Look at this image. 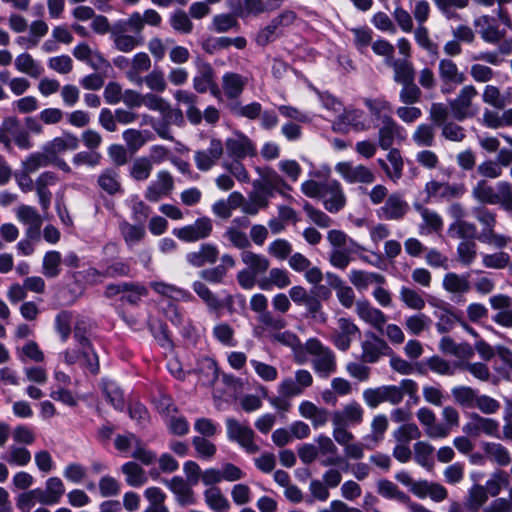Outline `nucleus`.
<instances>
[{
    "label": "nucleus",
    "instance_id": "nucleus-41",
    "mask_svg": "<svg viewBox=\"0 0 512 512\" xmlns=\"http://www.w3.org/2000/svg\"><path fill=\"white\" fill-rule=\"evenodd\" d=\"M87 274L91 277H107V278H117V277H129L131 276V266L124 261H113L111 262L106 269L101 272L96 268H90L87 271Z\"/></svg>",
    "mask_w": 512,
    "mask_h": 512
},
{
    "label": "nucleus",
    "instance_id": "nucleus-36",
    "mask_svg": "<svg viewBox=\"0 0 512 512\" xmlns=\"http://www.w3.org/2000/svg\"><path fill=\"white\" fill-rule=\"evenodd\" d=\"M291 284L289 272L283 268H272L267 277L258 281V286L262 290H270L273 286L284 289Z\"/></svg>",
    "mask_w": 512,
    "mask_h": 512
},
{
    "label": "nucleus",
    "instance_id": "nucleus-30",
    "mask_svg": "<svg viewBox=\"0 0 512 512\" xmlns=\"http://www.w3.org/2000/svg\"><path fill=\"white\" fill-rule=\"evenodd\" d=\"M97 184L102 191L110 196L123 192L119 172L113 167L101 171L97 178Z\"/></svg>",
    "mask_w": 512,
    "mask_h": 512
},
{
    "label": "nucleus",
    "instance_id": "nucleus-43",
    "mask_svg": "<svg viewBox=\"0 0 512 512\" xmlns=\"http://www.w3.org/2000/svg\"><path fill=\"white\" fill-rule=\"evenodd\" d=\"M128 32L141 34L140 13L134 12L126 20H118L111 26V37L126 35Z\"/></svg>",
    "mask_w": 512,
    "mask_h": 512
},
{
    "label": "nucleus",
    "instance_id": "nucleus-20",
    "mask_svg": "<svg viewBox=\"0 0 512 512\" xmlns=\"http://www.w3.org/2000/svg\"><path fill=\"white\" fill-rule=\"evenodd\" d=\"M79 147V139L70 132H64L62 136L55 137L43 145V150L51 160H55L59 154L76 150Z\"/></svg>",
    "mask_w": 512,
    "mask_h": 512
},
{
    "label": "nucleus",
    "instance_id": "nucleus-6",
    "mask_svg": "<svg viewBox=\"0 0 512 512\" xmlns=\"http://www.w3.org/2000/svg\"><path fill=\"white\" fill-rule=\"evenodd\" d=\"M213 231V222L209 217H200L193 224L175 228L173 234L184 242H197L208 238Z\"/></svg>",
    "mask_w": 512,
    "mask_h": 512
},
{
    "label": "nucleus",
    "instance_id": "nucleus-56",
    "mask_svg": "<svg viewBox=\"0 0 512 512\" xmlns=\"http://www.w3.org/2000/svg\"><path fill=\"white\" fill-rule=\"evenodd\" d=\"M446 19H460L455 9H464L469 5V0H432Z\"/></svg>",
    "mask_w": 512,
    "mask_h": 512
},
{
    "label": "nucleus",
    "instance_id": "nucleus-16",
    "mask_svg": "<svg viewBox=\"0 0 512 512\" xmlns=\"http://www.w3.org/2000/svg\"><path fill=\"white\" fill-rule=\"evenodd\" d=\"M224 152V145L220 139L213 138L210 141L209 147L204 150H198L194 154V161L196 167L200 171L210 170L222 157Z\"/></svg>",
    "mask_w": 512,
    "mask_h": 512
},
{
    "label": "nucleus",
    "instance_id": "nucleus-40",
    "mask_svg": "<svg viewBox=\"0 0 512 512\" xmlns=\"http://www.w3.org/2000/svg\"><path fill=\"white\" fill-rule=\"evenodd\" d=\"M417 383L411 379H403L399 386L388 385V402L397 405L402 402L404 395L413 397L417 393Z\"/></svg>",
    "mask_w": 512,
    "mask_h": 512
},
{
    "label": "nucleus",
    "instance_id": "nucleus-13",
    "mask_svg": "<svg viewBox=\"0 0 512 512\" xmlns=\"http://www.w3.org/2000/svg\"><path fill=\"white\" fill-rule=\"evenodd\" d=\"M361 348V359L366 363H375L382 355L393 353L387 342L373 332L365 333V340L361 343Z\"/></svg>",
    "mask_w": 512,
    "mask_h": 512
},
{
    "label": "nucleus",
    "instance_id": "nucleus-45",
    "mask_svg": "<svg viewBox=\"0 0 512 512\" xmlns=\"http://www.w3.org/2000/svg\"><path fill=\"white\" fill-rule=\"evenodd\" d=\"M206 505L213 511H227L230 509V502L217 486L207 488L203 492Z\"/></svg>",
    "mask_w": 512,
    "mask_h": 512
},
{
    "label": "nucleus",
    "instance_id": "nucleus-26",
    "mask_svg": "<svg viewBox=\"0 0 512 512\" xmlns=\"http://www.w3.org/2000/svg\"><path fill=\"white\" fill-rule=\"evenodd\" d=\"M219 251L216 245L202 243L197 250L186 254V261L193 267L200 268L214 264L218 259Z\"/></svg>",
    "mask_w": 512,
    "mask_h": 512
},
{
    "label": "nucleus",
    "instance_id": "nucleus-39",
    "mask_svg": "<svg viewBox=\"0 0 512 512\" xmlns=\"http://www.w3.org/2000/svg\"><path fill=\"white\" fill-rule=\"evenodd\" d=\"M469 274L459 275L455 272H448L442 280L443 288L453 294H465L470 290Z\"/></svg>",
    "mask_w": 512,
    "mask_h": 512
},
{
    "label": "nucleus",
    "instance_id": "nucleus-18",
    "mask_svg": "<svg viewBox=\"0 0 512 512\" xmlns=\"http://www.w3.org/2000/svg\"><path fill=\"white\" fill-rule=\"evenodd\" d=\"M163 483L175 495L176 502L181 507L196 504V496L192 489V485L180 476H175L170 480H163Z\"/></svg>",
    "mask_w": 512,
    "mask_h": 512
},
{
    "label": "nucleus",
    "instance_id": "nucleus-19",
    "mask_svg": "<svg viewBox=\"0 0 512 512\" xmlns=\"http://www.w3.org/2000/svg\"><path fill=\"white\" fill-rule=\"evenodd\" d=\"M228 6L241 19L258 17L269 11L264 0H228Z\"/></svg>",
    "mask_w": 512,
    "mask_h": 512
},
{
    "label": "nucleus",
    "instance_id": "nucleus-54",
    "mask_svg": "<svg viewBox=\"0 0 512 512\" xmlns=\"http://www.w3.org/2000/svg\"><path fill=\"white\" fill-rule=\"evenodd\" d=\"M62 257L58 251H48L43 257L42 274L47 278H56L61 273Z\"/></svg>",
    "mask_w": 512,
    "mask_h": 512
},
{
    "label": "nucleus",
    "instance_id": "nucleus-29",
    "mask_svg": "<svg viewBox=\"0 0 512 512\" xmlns=\"http://www.w3.org/2000/svg\"><path fill=\"white\" fill-rule=\"evenodd\" d=\"M385 64L393 69V80L397 84H405L415 80V69L410 60L390 59L385 61Z\"/></svg>",
    "mask_w": 512,
    "mask_h": 512
},
{
    "label": "nucleus",
    "instance_id": "nucleus-52",
    "mask_svg": "<svg viewBox=\"0 0 512 512\" xmlns=\"http://www.w3.org/2000/svg\"><path fill=\"white\" fill-rule=\"evenodd\" d=\"M414 459L422 467L431 469L434 466V447L428 442L419 441L413 446Z\"/></svg>",
    "mask_w": 512,
    "mask_h": 512
},
{
    "label": "nucleus",
    "instance_id": "nucleus-11",
    "mask_svg": "<svg viewBox=\"0 0 512 512\" xmlns=\"http://www.w3.org/2000/svg\"><path fill=\"white\" fill-rule=\"evenodd\" d=\"M467 436L478 437L480 434L499 438V422L473 412L469 414V421L463 426Z\"/></svg>",
    "mask_w": 512,
    "mask_h": 512
},
{
    "label": "nucleus",
    "instance_id": "nucleus-42",
    "mask_svg": "<svg viewBox=\"0 0 512 512\" xmlns=\"http://www.w3.org/2000/svg\"><path fill=\"white\" fill-rule=\"evenodd\" d=\"M377 493L386 499L396 500L402 504H412L410 497L390 480L382 479L377 483Z\"/></svg>",
    "mask_w": 512,
    "mask_h": 512
},
{
    "label": "nucleus",
    "instance_id": "nucleus-44",
    "mask_svg": "<svg viewBox=\"0 0 512 512\" xmlns=\"http://www.w3.org/2000/svg\"><path fill=\"white\" fill-rule=\"evenodd\" d=\"M349 280L358 290L366 289L372 283H385V277L383 275L363 270H351Z\"/></svg>",
    "mask_w": 512,
    "mask_h": 512
},
{
    "label": "nucleus",
    "instance_id": "nucleus-61",
    "mask_svg": "<svg viewBox=\"0 0 512 512\" xmlns=\"http://www.w3.org/2000/svg\"><path fill=\"white\" fill-rule=\"evenodd\" d=\"M457 260L464 266H469L477 257V244L474 240L461 241L457 246Z\"/></svg>",
    "mask_w": 512,
    "mask_h": 512
},
{
    "label": "nucleus",
    "instance_id": "nucleus-49",
    "mask_svg": "<svg viewBox=\"0 0 512 512\" xmlns=\"http://www.w3.org/2000/svg\"><path fill=\"white\" fill-rule=\"evenodd\" d=\"M454 402L462 408H475L478 391L469 386H456L451 390Z\"/></svg>",
    "mask_w": 512,
    "mask_h": 512
},
{
    "label": "nucleus",
    "instance_id": "nucleus-9",
    "mask_svg": "<svg viewBox=\"0 0 512 512\" xmlns=\"http://www.w3.org/2000/svg\"><path fill=\"white\" fill-rule=\"evenodd\" d=\"M361 334L358 326L349 318L341 317L331 335V342L340 351H347L354 339Z\"/></svg>",
    "mask_w": 512,
    "mask_h": 512
},
{
    "label": "nucleus",
    "instance_id": "nucleus-1",
    "mask_svg": "<svg viewBox=\"0 0 512 512\" xmlns=\"http://www.w3.org/2000/svg\"><path fill=\"white\" fill-rule=\"evenodd\" d=\"M327 240L332 246L329 255L330 264L345 270L353 260L352 255L366 249L341 230L332 229L327 233Z\"/></svg>",
    "mask_w": 512,
    "mask_h": 512
},
{
    "label": "nucleus",
    "instance_id": "nucleus-38",
    "mask_svg": "<svg viewBox=\"0 0 512 512\" xmlns=\"http://www.w3.org/2000/svg\"><path fill=\"white\" fill-rule=\"evenodd\" d=\"M119 230L129 248L139 244L146 235L144 224H131L126 220L119 223Z\"/></svg>",
    "mask_w": 512,
    "mask_h": 512
},
{
    "label": "nucleus",
    "instance_id": "nucleus-31",
    "mask_svg": "<svg viewBox=\"0 0 512 512\" xmlns=\"http://www.w3.org/2000/svg\"><path fill=\"white\" fill-rule=\"evenodd\" d=\"M299 413L303 418L310 420L315 429L324 426L329 419L327 409L318 407L307 400L300 403Z\"/></svg>",
    "mask_w": 512,
    "mask_h": 512
},
{
    "label": "nucleus",
    "instance_id": "nucleus-2",
    "mask_svg": "<svg viewBox=\"0 0 512 512\" xmlns=\"http://www.w3.org/2000/svg\"><path fill=\"white\" fill-rule=\"evenodd\" d=\"M471 214L482 226L477 237L480 242L493 245L498 249L506 247L511 242V237L495 233L497 214L494 211L485 206H476L472 208Z\"/></svg>",
    "mask_w": 512,
    "mask_h": 512
},
{
    "label": "nucleus",
    "instance_id": "nucleus-51",
    "mask_svg": "<svg viewBox=\"0 0 512 512\" xmlns=\"http://www.w3.org/2000/svg\"><path fill=\"white\" fill-rule=\"evenodd\" d=\"M15 67L19 72L28 74L33 78H38L43 73L41 65L28 53H22L16 57Z\"/></svg>",
    "mask_w": 512,
    "mask_h": 512
},
{
    "label": "nucleus",
    "instance_id": "nucleus-57",
    "mask_svg": "<svg viewBox=\"0 0 512 512\" xmlns=\"http://www.w3.org/2000/svg\"><path fill=\"white\" fill-rule=\"evenodd\" d=\"M227 107L234 115L245 117L251 120L258 118L262 111V106L258 102H252L242 106L240 102L232 101L227 105Z\"/></svg>",
    "mask_w": 512,
    "mask_h": 512
},
{
    "label": "nucleus",
    "instance_id": "nucleus-10",
    "mask_svg": "<svg viewBox=\"0 0 512 512\" xmlns=\"http://www.w3.org/2000/svg\"><path fill=\"white\" fill-rule=\"evenodd\" d=\"M438 75L443 84L441 91L449 93L457 85L466 81V75L460 71L457 64L450 58H442L438 63Z\"/></svg>",
    "mask_w": 512,
    "mask_h": 512
},
{
    "label": "nucleus",
    "instance_id": "nucleus-35",
    "mask_svg": "<svg viewBox=\"0 0 512 512\" xmlns=\"http://www.w3.org/2000/svg\"><path fill=\"white\" fill-rule=\"evenodd\" d=\"M246 83V78L240 74L233 72L225 73L222 78V88L225 96L233 101L238 99L241 96Z\"/></svg>",
    "mask_w": 512,
    "mask_h": 512
},
{
    "label": "nucleus",
    "instance_id": "nucleus-37",
    "mask_svg": "<svg viewBox=\"0 0 512 512\" xmlns=\"http://www.w3.org/2000/svg\"><path fill=\"white\" fill-rule=\"evenodd\" d=\"M316 442L318 444V453L323 456L328 455V457L321 462L323 466H335L344 462L343 457L337 456L338 448L330 437L320 435L316 439Z\"/></svg>",
    "mask_w": 512,
    "mask_h": 512
},
{
    "label": "nucleus",
    "instance_id": "nucleus-8",
    "mask_svg": "<svg viewBox=\"0 0 512 512\" xmlns=\"http://www.w3.org/2000/svg\"><path fill=\"white\" fill-rule=\"evenodd\" d=\"M405 130L390 115L382 117V125L378 130V145L383 150L392 148L394 143L405 140Z\"/></svg>",
    "mask_w": 512,
    "mask_h": 512
},
{
    "label": "nucleus",
    "instance_id": "nucleus-17",
    "mask_svg": "<svg viewBox=\"0 0 512 512\" xmlns=\"http://www.w3.org/2000/svg\"><path fill=\"white\" fill-rule=\"evenodd\" d=\"M320 199L323 200L325 209L331 213L340 211L346 202L340 183L332 179L324 181Z\"/></svg>",
    "mask_w": 512,
    "mask_h": 512
},
{
    "label": "nucleus",
    "instance_id": "nucleus-22",
    "mask_svg": "<svg viewBox=\"0 0 512 512\" xmlns=\"http://www.w3.org/2000/svg\"><path fill=\"white\" fill-rule=\"evenodd\" d=\"M425 192L429 198L438 197L441 199L451 200L461 197L465 192V188L461 184H449L447 182L443 183L431 180L426 183Z\"/></svg>",
    "mask_w": 512,
    "mask_h": 512
},
{
    "label": "nucleus",
    "instance_id": "nucleus-21",
    "mask_svg": "<svg viewBox=\"0 0 512 512\" xmlns=\"http://www.w3.org/2000/svg\"><path fill=\"white\" fill-rule=\"evenodd\" d=\"M335 169L350 183H372L375 180L373 172L364 165L353 166L351 163L341 162Z\"/></svg>",
    "mask_w": 512,
    "mask_h": 512
},
{
    "label": "nucleus",
    "instance_id": "nucleus-15",
    "mask_svg": "<svg viewBox=\"0 0 512 512\" xmlns=\"http://www.w3.org/2000/svg\"><path fill=\"white\" fill-rule=\"evenodd\" d=\"M289 297L297 305H304L307 312L312 318H319L325 320V315L322 312V304L318 298L308 293L307 290L300 285L293 286L289 290Z\"/></svg>",
    "mask_w": 512,
    "mask_h": 512
},
{
    "label": "nucleus",
    "instance_id": "nucleus-55",
    "mask_svg": "<svg viewBox=\"0 0 512 512\" xmlns=\"http://www.w3.org/2000/svg\"><path fill=\"white\" fill-rule=\"evenodd\" d=\"M150 67L151 60L148 54L144 52L137 53L132 59V68L127 72V76L131 81L140 84L143 79L139 77V74L148 71Z\"/></svg>",
    "mask_w": 512,
    "mask_h": 512
},
{
    "label": "nucleus",
    "instance_id": "nucleus-28",
    "mask_svg": "<svg viewBox=\"0 0 512 512\" xmlns=\"http://www.w3.org/2000/svg\"><path fill=\"white\" fill-rule=\"evenodd\" d=\"M57 180V175L54 172L45 171L41 173L35 181V189L43 210H47L51 204L52 193L49 191L48 187L54 186Z\"/></svg>",
    "mask_w": 512,
    "mask_h": 512
},
{
    "label": "nucleus",
    "instance_id": "nucleus-58",
    "mask_svg": "<svg viewBox=\"0 0 512 512\" xmlns=\"http://www.w3.org/2000/svg\"><path fill=\"white\" fill-rule=\"evenodd\" d=\"M483 449L486 455L494 460L500 466L510 464L511 457L509 451L500 443H485Z\"/></svg>",
    "mask_w": 512,
    "mask_h": 512
},
{
    "label": "nucleus",
    "instance_id": "nucleus-12",
    "mask_svg": "<svg viewBox=\"0 0 512 512\" xmlns=\"http://www.w3.org/2000/svg\"><path fill=\"white\" fill-rule=\"evenodd\" d=\"M224 145L231 160H243L246 157H254L257 153L252 140L241 132L227 138Z\"/></svg>",
    "mask_w": 512,
    "mask_h": 512
},
{
    "label": "nucleus",
    "instance_id": "nucleus-24",
    "mask_svg": "<svg viewBox=\"0 0 512 512\" xmlns=\"http://www.w3.org/2000/svg\"><path fill=\"white\" fill-rule=\"evenodd\" d=\"M364 410L356 401L346 404L341 410L332 413V424L354 426L363 420Z\"/></svg>",
    "mask_w": 512,
    "mask_h": 512
},
{
    "label": "nucleus",
    "instance_id": "nucleus-5",
    "mask_svg": "<svg viewBox=\"0 0 512 512\" xmlns=\"http://www.w3.org/2000/svg\"><path fill=\"white\" fill-rule=\"evenodd\" d=\"M366 113L361 109H345L332 123V129L338 133H348L350 129L363 132L370 129Z\"/></svg>",
    "mask_w": 512,
    "mask_h": 512
},
{
    "label": "nucleus",
    "instance_id": "nucleus-3",
    "mask_svg": "<svg viewBox=\"0 0 512 512\" xmlns=\"http://www.w3.org/2000/svg\"><path fill=\"white\" fill-rule=\"evenodd\" d=\"M308 354L314 356L312 367L315 372L323 378H328L336 372L337 364L334 352L322 344L317 338H310L305 343Z\"/></svg>",
    "mask_w": 512,
    "mask_h": 512
},
{
    "label": "nucleus",
    "instance_id": "nucleus-34",
    "mask_svg": "<svg viewBox=\"0 0 512 512\" xmlns=\"http://www.w3.org/2000/svg\"><path fill=\"white\" fill-rule=\"evenodd\" d=\"M257 321L259 325L254 327V335L257 337L263 335L266 331H280L287 325L283 317L274 315L270 311L259 314Z\"/></svg>",
    "mask_w": 512,
    "mask_h": 512
},
{
    "label": "nucleus",
    "instance_id": "nucleus-48",
    "mask_svg": "<svg viewBox=\"0 0 512 512\" xmlns=\"http://www.w3.org/2000/svg\"><path fill=\"white\" fill-rule=\"evenodd\" d=\"M241 260L247 266V269L257 275L265 273L270 266V261L266 256L249 250H244L241 253Z\"/></svg>",
    "mask_w": 512,
    "mask_h": 512
},
{
    "label": "nucleus",
    "instance_id": "nucleus-60",
    "mask_svg": "<svg viewBox=\"0 0 512 512\" xmlns=\"http://www.w3.org/2000/svg\"><path fill=\"white\" fill-rule=\"evenodd\" d=\"M148 131H140L136 129H127L122 136L131 153L137 152L148 140Z\"/></svg>",
    "mask_w": 512,
    "mask_h": 512
},
{
    "label": "nucleus",
    "instance_id": "nucleus-63",
    "mask_svg": "<svg viewBox=\"0 0 512 512\" xmlns=\"http://www.w3.org/2000/svg\"><path fill=\"white\" fill-rule=\"evenodd\" d=\"M474 198L485 204H498L500 199L494 189L487 184L485 180H480L473 188Z\"/></svg>",
    "mask_w": 512,
    "mask_h": 512
},
{
    "label": "nucleus",
    "instance_id": "nucleus-33",
    "mask_svg": "<svg viewBox=\"0 0 512 512\" xmlns=\"http://www.w3.org/2000/svg\"><path fill=\"white\" fill-rule=\"evenodd\" d=\"M492 20V17L483 15L474 20V25L479 28L480 36L485 42L496 44L504 38L505 32L492 25Z\"/></svg>",
    "mask_w": 512,
    "mask_h": 512
},
{
    "label": "nucleus",
    "instance_id": "nucleus-62",
    "mask_svg": "<svg viewBox=\"0 0 512 512\" xmlns=\"http://www.w3.org/2000/svg\"><path fill=\"white\" fill-rule=\"evenodd\" d=\"M51 161L47 153L42 149V151L29 154L22 162V168L25 171L34 173L40 168L49 166Z\"/></svg>",
    "mask_w": 512,
    "mask_h": 512
},
{
    "label": "nucleus",
    "instance_id": "nucleus-50",
    "mask_svg": "<svg viewBox=\"0 0 512 512\" xmlns=\"http://www.w3.org/2000/svg\"><path fill=\"white\" fill-rule=\"evenodd\" d=\"M153 170L152 160L148 157L142 156L133 160L129 167L130 177L138 182L146 181Z\"/></svg>",
    "mask_w": 512,
    "mask_h": 512
},
{
    "label": "nucleus",
    "instance_id": "nucleus-4",
    "mask_svg": "<svg viewBox=\"0 0 512 512\" xmlns=\"http://www.w3.org/2000/svg\"><path fill=\"white\" fill-rule=\"evenodd\" d=\"M227 437L238 443L248 454L259 452L260 447L255 443V432L248 425L241 424L235 418L226 419Z\"/></svg>",
    "mask_w": 512,
    "mask_h": 512
},
{
    "label": "nucleus",
    "instance_id": "nucleus-23",
    "mask_svg": "<svg viewBox=\"0 0 512 512\" xmlns=\"http://www.w3.org/2000/svg\"><path fill=\"white\" fill-rule=\"evenodd\" d=\"M409 210L408 203L403 199L399 193L389 195L385 204L379 209L378 214L380 218L386 220H400Z\"/></svg>",
    "mask_w": 512,
    "mask_h": 512
},
{
    "label": "nucleus",
    "instance_id": "nucleus-46",
    "mask_svg": "<svg viewBox=\"0 0 512 512\" xmlns=\"http://www.w3.org/2000/svg\"><path fill=\"white\" fill-rule=\"evenodd\" d=\"M435 126L431 123L419 124L412 134V141L418 147H432L435 145Z\"/></svg>",
    "mask_w": 512,
    "mask_h": 512
},
{
    "label": "nucleus",
    "instance_id": "nucleus-53",
    "mask_svg": "<svg viewBox=\"0 0 512 512\" xmlns=\"http://www.w3.org/2000/svg\"><path fill=\"white\" fill-rule=\"evenodd\" d=\"M121 471L126 475V482L132 487H139L146 483L145 471L136 462H127L122 465Z\"/></svg>",
    "mask_w": 512,
    "mask_h": 512
},
{
    "label": "nucleus",
    "instance_id": "nucleus-64",
    "mask_svg": "<svg viewBox=\"0 0 512 512\" xmlns=\"http://www.w3.org/2000/svg\"><path fill=\"white\" fill-rule=\"evenodd\" d=\"M488 496L485 487L481 485H473L469 490L466 500V506L471 512H478L480 507L487 501Z\"/></svg>",
    "mask_w": 512,
    "mask_h": 512
},
{
    "label": "nucleus",
    "instance_id": "nucleus-27",
    "mask_svg": "<svg viewBox=\"0 0 512 512\" xmlns=\"http://www.w3.org/2000/svg\"><path fill=\"white\" fill-rule=\"evenodd\" d=\"M4 130L11 134L12 140L19 149L29 150L33 147L29 132L16 117H6L4 119Z\"/></svg>",
    "mask_w": 512,
    "mask_h": 512
},
{
    "label": "nucleus",
    "instance_id": "nucleus-47",
    "mask_svg": "<svg viewBox=\"0 0 512 512\" xmlns=\"http://www.w3.org/2000/svg\"><path fill=\"white\" fill-rule=\"evenodd\" d=\"M448 234L451 238L461 239L462 241H475L478 237L476 225L465 220L451 223L448 228Z\"/></svg>",
    "mask_w": 512,
    "mask_h": 512
},
{
    "label": "nucleus",
    "instance_id": "nucleus-25",
    "mask_svg": "<svg viewBox=\"0 0 512 512\" xmlns=\"http://www.w3.org/2000/svg\"><path fill=\"white\" fill-rule=\"evenodd\" d=\"M356 313L360 319L370 324L378 331L383 332L387 317L380 309L373 307L369 301H357Z\"/></svg>",
    "mask_w": 512,
    "mask_h": 512
},
{
    "label": "nucleus",
    "instance_id": "nucleus-14",
    "mask_svg": "<svg viewBox=\"0 0 512 512\" xmlns=\"http://www.w3.org/2000/svg\"><path fill=\"white\" fill-rule=\"evenodd\" d=\"M478 92L473 85L464 86L457 97L450 102L452 116L457 121H463L466 118L473 117L474 111H471L472 100Z\"/></svg>",
    "mask_w": 512,
    "mask_h": 512
},
{
    "label": "nucleus",
    "instance_id": "nucleus-7",
    "mask_svg": "<svg viewBox=\"0 0 512 512\" xmlns=\"http://www.w3.org/2000/svg\"><path fill=\"white\" fill-rule=\"evenodd\" d=\"M174 190V178L167 170H160L156 177L147 186L144 197L149 202H158L168 197Z\"/></svg>",
    "mask_w": 512,
    "mask_h": 512
},
{
    "label": "nucleus",
    "instance_id": "nucleus-32",
    "mask_svg": "<svg viewBox=\"0 0 512 512\" xmlns=\"http://www.w3.org/2000/svg\"><path fill=\"white\" fill-rule=\"evenodd\" d=\"M175 99L186 105V116L193 125H199L202 122V112L196 107L198 96L185 90H177L174 94Z\"/></svg>",
    "mask_w": 512,
    "mask_h": 512
},
{
    "label": "nucleus",
    "instance_id": "nucleus-59",
    "mask_svg": "<svg viewBox=\"0 0 512 512\" xmlns=\"http://www.w3.org/2000/svg\"><path fill=\"white\" fill-rule=\"evenodd\" d=\"M192 288L209 309L218 310L222 307L220 300L213 294L205 283L201 281H194Z\"/></svg>",
    "mask_w": 512,
    "mask_h": 512
}]
</instances>
